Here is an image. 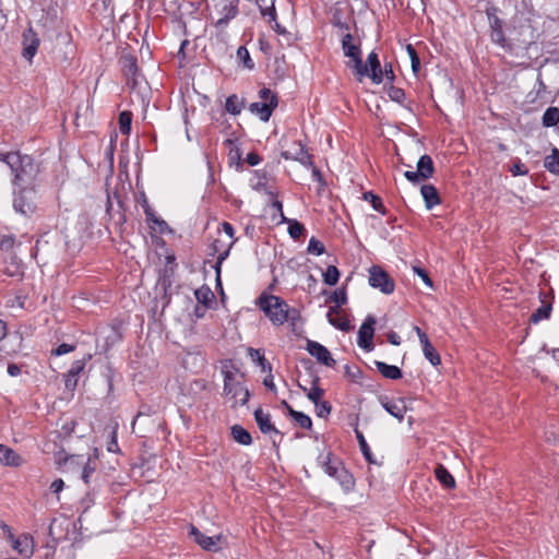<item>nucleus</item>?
Listing matches in <instances>:
<instances>
[{"label":"nucleus","instance_id":"34","mask_svg":"<svg viewBox=\"0 0 559 559\" xmlns=\"http://www.w3.org/2000/svg\"><path fill=\"white\" fill-rule=\"evenodd\" d=\"M326 318L331 325H333L334 328H336L343 332H348L352 329L349 320L347 318L341 316V313L338 316H336V314H331V311H328Z\"/></svg>","mask_w":559,"mask_h":559},{"label":"nucleus","instance_id":"58","mask_svg":"<svg viewBox=\"0 0 559 559\" xmlns=\"http://www.w3.org/2000/svg\"><path fill=\"white\" fill-rule=\"evenodd\" d=\"M413 271L424 281L428 287H432V281L424 269L419 266H413Z\"/></svg>","mask_w":559,"mask_h":559},{"label":"nucleus","instance_id":"55","mask_svg":"<svg viewBox=\"0 0 559 559\" xmlns=\"http://www.w3.org/2000/svg\"><path fill=\"white\" fill-rule=\"evenodd\" d=\"M345 373L354 381H357L361 378V370L359 369V367L356 366L346 365Z\"/></svg>","mask_w":559,"mask_h":559},{"label":"nucleus","instance_id":"36","mask_svg":"<svg viewBox=\"0 0 559 559\" xmlns=\"http://www.w3.org/2000/svg\"><path fill=\"white\" fill-rule=\"evenodd\" d=\"M545 168L555 175L559 176V148L554 147L551 154L546 156L544 160Z\"/></svg>","mask_w":559,"mask_h":559},{"label":"nucleus","instance_id":"47","mask_svg":"<svg viewBox=\"0 0 559 559\" xmlns=\"http://www.w3.org/2000/svg\"><path fill=\"white\" fill-rule=\"evenodd\" d=\"M406 51L411 59L412 70L415 74H417L420 70V59L418 57V53L414 46L411 44L406 45Z\"/></svg>","mask_w":559,"mask_h":559},{"label":"nucleus","instance_id":"8","mask_svg":"<svg viewBox=\"0 0 559 559\" xmlns=\"http://www.w3.org/2000/svg\"><path fill=\"white\" fill-rule=\"evenodd\" d=\"M119 64L126 76L127 85L132 90L138 87L143 76L139 71L136 57L131 53H123L119 59Z\"/></svg>","mask_w":559,"mask_h":559},{"label":"nucleus","instance_id":"60","mask_svg":"<svg viewBox=\"0 0 559 559\" xmlns=\"http://www.w3.org/2000/svg\"><path fill=\"white\" fill-rule=\"evenodd\" d=\"M107 450L109 452H118L119 451L116 430H114L111 432V437H110V441L108 442Z\"/></svg>","mask_w":559,"mask_h":559},{"label":"nucleus","instance_id":"2","mask_svg":"<svg viewBox=\"0 0 559 559\" xmlns=\"http://www.w3.org/2000/svg\"><path fill=\"white\" fill-rule=\"evenodd\" d=\"M257 304L274 325H283L287 321H295L299 318V311L290 308L281 297L262 294Z\"/></svg>","mask_w":559,"mask_h":559},{"label":"nucleus","instance_id":"57","mask_svg":"<svg viewBox=\"0 0 559 559\" xmlns=\"http://www.w3.org/2000/svg\"><path fill=\"white\" fill-rule=\"evenodd\" d=\"M15 242V238L13 236H3L0 239V249L4 251H9L13 248Z\"/></svg>","mask_w":559,"mask_h":559},{"label":"nucleus","instance_id":"40","mask_svg":"<svg viewBox=\"0 0 559 559\" xmlns=\"http://www.w3.org/2000/svg\"><path fill=\"white\" fill-rule=\"evenodd\" d=\"M289 417H292L304 429L309 430L312 427L311 418L302 412L290 409Z\"/></svg>","mask_w":559,"mask_h":559},{"label":"nucleus","instance_id":"51","mask_svg":"<svg viewBox=\"0 0 559 559\" xmlns=\"http://www.w3.org/2000/svg\"><path fill=\"white\" fill-rule=\"evenodd\" d=\"M249 355L252 359L257 358L258 364L262 367L263 370L267 369L269 371H271L272 367L266 361L263 353H261L260 349L249 348Z\"/></svg>","mask_w":559,"mask_h":559},{"label":"nucleus","instance_id":"24","mask_svg":"<svg viewBox=\"0 0 559 559\" xmlns=\"http://www.w3.org/2000/svg\"><path fill=\"white\" fill-rule=\"evenodd\" d=\"M222 13L223 16L215 23V27L219 29H224L228 25L229 21L237 16L238 7L237 4L229 3L228 5H224Z\"/></svg>","mask_w":559,"mask_h":559},{"label":"nucleus","instance_id":"11","mask_svg":"<svg viewBox=\"0 0 559 559\" xmlns=\"http://www.w3.org/2000/svg\"><path fill=\"white\" fill-rule=\"evenodd\" d=\"M306 349L308 353L314 357L320 364L326 366V367H334L336 361L331 356V353L329 349L323 346L322 344L316 342V341H308Z\"/></svg>","mask_w":559,"mask_h":559},{"label":"nucleus","instance_id":"4","mask_svg":"<svg viewBox=\"0 0 559 559\" xmlns=\"http://www.w3.org/2000/svg\"><path fill=\"white\" fill-rule=\"evenodd\" d=\"M318 463L330 477H333L335 480L338 481L341 487L346 492H349L354 489L355 479L353 475L344 467L340 460L333 459L331 452H328L325 454L321 453L318 456Z\"/></svg>","mask_w":559,"mask_h":559},{"label":"nucleus","instance_id":"15","mask_svg":"<svg viewBox=\"0 0 559 559\" xmlns=\"http://www.w3.org/2000/svg\"><path fill=\"white\" fill-rule=\"evenodd\" d=\"M382 407L393 417L402 421L406 413L404 400H391L386 396L380 399Z\"/></svg>","mask_w":559,"mask_h":559},{"label":"nucleus","instance_id":"39","mask_svg":"<svg viewBox=\"0 0 559 559\" xmlns=\"http://www.w3.org/2000/svg\"><path fill=\"white\" fill-rule=\"evenodd\" d=\"M364 200L371 203V206L378 213L384 215L386 213V209L381 200V198L374 194L372 191H367L364 193Z\"/></svg>","mask_w":559,"mask_h":559},{"label":"nucleus","instance_id":"38","mask_svg":"<svg viewBox=\"0 0 559 559\" xmlns=\"http://www.w3.org/2000/svg\"><path fill=\"white\" fill-rule=\"evenodd\" d=\"M33 539L25 536L23 539L19 538L14 542V549L22 556H31L33 554Z\"/></svg>","mask_w":559,"mask_h":559},{"label":"nucleus","instance_id":"30","mask_svg":"<svg viewBox=\"0 0 559 559\" xmlns=\"http://www.w3.org/2000/svg\"><path fill=\"white\" fill-rule=\"evenodd\" d=\"M194 296L198 302L201 304L204 308L209 307L215 299L214 293L207 285H202L195 289Z\"/></svg>","mask_w":559,"mask_h":559},{"label":"nucleus","instance_id":"16","mask_svg":"<svg viewBox=\"0 0 559 559\" xmlns=\"http://www.w3.org/2000/svg\"><path fill=\"white\" fill-rule=\"evenodd\" d=\"M39 46V39L32 28H28L23 34V51L22 56L31 61L36 55Z\"/></svg>","mask_w":559,"mask_h":559},{"label":"nucleus","instance_id":"64","mask_svg":"<svg viewBox=\"0 0 559 559\" xmlns=\"http://www.w3.org/2000/svg\"><path fill=\"white\" fill-rule=\"evenodd\" d=\"M94 473V467L90 465L88 462L85 463L82 471V479L85 484H88L91 475Z\"/></svg>","mask_w":559,"mask_h":559},{"label":"nucleus","instance_id":"52","mask_svg":"<svg viewBox=\"0 0 559 559\" xmlns=\"http://www.w3.org/2000/svg\"><path fill=\"white\" fill-rule=\"evenodd\" d=\"M314 406H316V414L320 418H326L332 411V406L328 401H321V402L314 404Z\"/></svg>","mask_w":559,"mask_h":559},{"label":"nucleus","instance_id":"41","mask_svg":"<svg viewBox=\"0 0 559 559\" xmlns=\"http://www.w3.org/2000/svg\"><path fill=\"white\" fill-rule=\"evenodd\" d=\"M322 276L326 285L334 286L338 282L340 271L335 265H329Z\"/></svg>","mask_w":559,"mask_h":559},{"label":"nucleus","instance_id":"19","mask_svg":"<svg viewBox=\"0 0 559 559\" xmlns=\"http://www.w3.org/2000/svg\"><path fill=\"white\" fill-rule=\"evenodd\" d=\"M24 463L23 457L13 449L0 443V464L10 467H19Z\"/></svg>","mask_w":559,"mask_h":559},{"label":"nucleus","instance_id":"22","mask_svg":"<svg viewBox=\"0 0 559 559\" xmlns=\"http://www.w3.org/2000/svg\"><path fill=\"white\" fill-rule=\"evenodd\" d=\"M417 173L420 176L421 180L430 179L435 174V164L432 158L425 154L419 157L417 162Z\"/></svg>","mask_w":559,"mask_h":559},{"label":"nucleus","instance_id":"48","mask_svg":"<svg viewBox=\"0 0 559 559\" xmlns=\"http://www.w3.org/2000/svg\"><path fill=\"white\" fill-rule=\"evenodd\" d=\"M325 251L324 245L316 237H311L308 243L307 252L310 254L321 255Z\"/></svg>","mask_w":559,"mask_h":559},{"label":"nucleus","instance_id":"17","mask_svg":"<svg viewBox=\"0 0 559 559\" xmlns=\"http://www.w3.org/2000/svg\"><path fill=\"white\" fill-rule=\"evenodd\" d=\"M253 415L255 423L262 433H274L276 436H282L281 431L271 423V415L269 413H265L262 408H258L254 411Z\"/></svg>","mask_w":559,"mask_h":559},{"label":"nucleus","instance_id":"56","mask_svg":"<svg viewBox=\"0 0 559 559\" xmlns=\"http://www.w3.org/2000/svg\"><path fill=\"white\" fill-rule=\"evenodd\" d=\"M74 348H75L74 345L62 343L57 348H55L51 353L55 356H61V355L73 352Z\"/></svg>","mask_w":559,"mask_h":559},{"label":"nucleus","instance_id":"45","mask_svg":"<svg viewBox=\"0 0 559 559\" xmlns=\"http://www.w3.org/2000/svg\"><path fill=\"white\" fill-rule=\"evenodd\" d=\"M318 382H319V378H316L313 380V383H312V388L309 390V392L307 393V397L313 403V404H317L320 401V399L324 395V390L321 389L319 385H318Z\"/></svg>","mask_w":559,"mask_h":559},{"label":"nucleus","instance_id":"43","mask_svg":"<svg viewBox=\"0 0 559 559\" xmlns=\"http://www.w3.org/2000/svg\"><path fill=\"white\" fill-rule=\"evenodd\" d=\"M144 213H145V216H146V221L147 222H151L155 225H158L159 227V231L163 233L164 231V227L167 226L166 222L163 221V219H159L158 217L155 216L154 214V211L151 209V206L147 204V202L145 201V204H144Z\"/></svg>","mask_w":559,"mask_h":559},{"label":"nucleus","instance_id":"46","mask_svg":"<svg viewBox=\"0 0 559 559\" xmlns=\"http://www.w3.org/2000/svg\"><path fill=\"white\" fill-rule=\"evenodd\" d=\"M237 57L242 62L243 67L252 70L254 68V62L252 61L249 50L245 46H240L237 49Z\"/></svg>","mask_w":559,"mask_h":559},{"label":"nucleus","instance_id":"33","mask_svg":"<svg viewBox=\"0 0 559 559\" xmlns=\"http://www.w3.org/2000/svg\"><path fill=\"white\" fill-rule=\"evenodd\" d=\"M245 106V100L233 94L226 98L225 109L230 115L237 116L241 112Z\"/></svg>","mask_w":559,"mask_h":559},{"label":"nucleus","instance_id":"31","mask_svg":"<svg viewBox=\"0 0 559 559\" xmlns=\"http://www.w3.org/2000/svg\"><path fill=\"white\" fill-rule=\"evenodd\" d=\"M490 39L493 44L500 46L504 51L512 52L513 44L508 41L504 36L503 28L500 29H491L490 31Z\"/></svg>","mask_w":559,"mask_h":559},{"label":"nucleus","instance_id":"25","mask_svg":"<svg viewBox=\"0 0 559 559\" xmlns=\"http://www.w3.org/2000/svg\"><path fill=\"white\" fill-rule=\"evenodd\" d=\"M355 435H356V438H357V441H358V444H359V449L365 457V460L369 463V464H376V465H380L381 463H379L376 457L373 456L366 439H365V436L364 433L356 427L355 428Z\"/></svg>","mask_w":559,"mask_h":559},{"label":"nucleus","instance_id":"32","mask_svg":"<svg viewBox=\"0 0 559 559\" xmlns=\"http://www.w3.org/2000/svg\"><path fill=\"white\" fill-rule=\"evenodd\" d=\"M436 478L442 484L445 488H454L455 480L454 477L450 474V472L441 464H439L435 469Z\"/></svg>","mask_w":559,"mask_h":559},{"label":"nucleus","instance_id":"49","mask_svg":"<svg viewBox=\"0 0 559 559\" xmlns=\"http://www.w3.org/2000/svg\"><path fill=\"white\" fill-rule=\"evenodd\" d=\"M305 231V226L296 219L288 222V234L293 239H298Z\"/></svg>","mask_w":559,"mask_h":559},{"label":"nucleus","instance_id":"26","mask_svg":"<svg viewBox=\"0 0 559 559\" xmlns=\"http://www.w3.org/2000/svg\"><path fill=\"white\" fill-rule=\"evenodd\" d=\"M551 310H552L551 302L542 299L540 307H538L532 313V316L530 318V322L536 324V323L540 322L542 320L549 319L550 314H551Z\"/></svg>","mask_w":559,"mask_h":559},{"label":"nucleus","instance_id":"5","mask_svg":"<svg viewBox=\"0 0 559 559\" xmlns=\"http://www.w3.org/2000/svg\"><path fill=\"white\" fill-rule=\"evenodd\" d=\"M13 207L15 212L31 216L35 213L36 206V186H20L15 187Z\"/></svg>","mask_w":559,"mask_h":559},{"label":"nucleus","instance_id":"21","mask_svg":"<svg viewBox=\"0 0 559 559\" xmlns=\"http://www.w3.org/2000/svg\"><path fill=\"white\" fill-rule=\"evenodd\" d=\"M420 193L423 195L427 210H431L432 207L441 203L439 193L436 187L432 185H423L420 188Z\"/></svg>","mask_w":559,"mask_h":559},{"label":"nucleus","instance_id":"13","mask_svg":"<svg viewBox=\"0 0 559 559\" xmlns=\"http://www.w3.org/2000/svg\"><path fill=\"white\" fill-rule=\"evenodd\" d=\"M190 535L193 536L194 542L200 545L204 550L217 551L219 550L221 535L206 536L201 533L195 526H191Z\"/></svg>","mask_w":559,"mask_h":559},{"label":"nucleus","instance_id":"10","mask_svg":"<svg viewBox=\"0 0 559 559\" xmlns=\"http://www.w3.org/2000/svg\"><path fill=\"white\" fill-rule=\"evenodd\" d=\"M376 318L368 314L358 330L357 344L360 348L370 352L373 349L372 338L374 335Z\"/></svg>","mask_w":559,"mask_h":559},{"label":"nucleus","instance_id":"7","mask_svg":"<svg viewBox=\"0 0 559 559\" xmlns=\"http://www.w3.org/2000/svg\"><path fill=\"white\" fill-rule=\"evenodd\" d=\"M353 39L350 33H344L342 35V49L344 55L353 60L356 73L364 78L368 74V67L362 63L360 46L355 45Z\"/></svg>","mask_w":559,"mask_h":559},{"label":"nucleus","instance_id":"50","mask_svg":"<svg viewBox=\"0 0 559 559\" xmlns=\"http://www.w3.org/2000/svg\"><path fill=\"white\" fill-rule=\"evenodd\" d=\"M388 96L390 97L391 100L399 104H403L405 99V92L401 87L390 85V87L388 88Z\"/></svg>","mask_w":559,"mask_h":559},{"label":"nucleus","instance_id":"6","mask_svg":"<svg viewBox=\"0 0 559 559\" xmlns=\"http://www.w3.org/2000/svg\"><path fill=\"white\" fill-rule=\"evenodd\" d=\"M259 97L262 102H255L250 104V112L257 115L262 121L266 122L270 120L273 110L278 105L277 95L267 87H263L259 91Z\"/></svg>","mask_w":559,"mask_h":559},{"label":"nucleus","instance_id":"59","mask_svg":"<svg viewBox=\"0 0 559 559\" xmlns=\"http://www.w3.org/2000/svg\"><path fill=\"white\" fill-rule=\"evenodd\" d=\"M490 31L503 28V22L497 15L488 14Z\"/></svg>","mask_w":559,"mask_h":559},{"label":"nucleus","instance_id":"1","mask_svg":"<svg viewBox=\"0 0 559 559\" xmlns=\"http://www.w3.org/2000/svg\"><path fill=\"white\" fill-rule=\"evenodd\" d=\"M7 158L8 166L13 176L12 183L14 187L36 186L39 175V165L31 155L21 154L20 152H10Z\"/></svg>","mask_w":559,"mask_h":559},{"label":"nucleus","instance_id":"9","mask_svg":"<svg viewBox=\"0 0 559 559\" xmlns=\"http://www.w3.org/2000/svg\"><path fill=\"white\" fill-rule=\"evenodd\" d=\"M368 282L372 288L379 289L385 295L392 294L395 288L393 278L379 265H372L369 269Z\"/></svg>","mask_w":559,"mask_h":559},{"label":"nucleus","instance_id":"62","mask_svg":"<svg viewBox=\"0 0 559 559\" xmlns=\"http://www.w3.org/2000/svg\"><path fill=\"white\" fill-rule=\"evenodd\" d=\"M64 488V481L61 478L53 480L50 485V491L58 495Z\"/></svg>","mask_w":559,"mask_h":559},{"label":"nucleus","instance_id":"35","mask_svg":"<svg viewBox=\"0 0 559 559\" xmlns=\"http://www.w3.org/2000/svg\"><path fill=\"white\" fill-rule=\"evenodd\" d=\"M275 0H257V5L263 17H269V21H275L276 10Z\"/></svg>","mask_w":559,"mask_h":559},{"label":"nucleus","instance_id":"18","mask_svg":"<svg viewBox=\"0 0 559 559\" xmlns=\"http://www.w3.org/2000/svg\"><path fill=\"white\" fill-rule=\"evenodd\" d=\"M368 74L373 83L380 84L383 81V70L376 51H371L367 57Z\"/></svg>","mask_w":559,"mask_h":559},{"label":"nucleus","instance_id":"12","mask_svg":"<svg viewBox=\"0 0 559 559\" xmlns=\"http://www.w3.org/2000/svg\"><path fill=\"white\" fill-rule=\"evenodd\" d=\"M281 156L286 160H297L304 166H312V156L307 152L301 142H295L293 148L283 151Z\"/></svg>","mask_w":559,"mask_h":559},{"label":"nucleus","instance_id":"14","mask_svg":"<svg viewBox=\"0 0 559 559\" xmlns=\"http://www.w3.org/2000/svg\"><path fill=\"white\" fill-rule=\"evenodd\" d=\"M91 359L88 355L86 358L74 360L64 374V385L68 390L73 391L78 385V379L80 373L85 369L86 361Z\"/></svg>","mask_w":559,"mask_h":559},{"label":"nucleus","instance_id":"37","mask_svg":"<svg viewBox=\"0 0 559 559\" xmlns=\"http://www.w3.org/2000/svg\"><path fill=\"white\" fill-rule=\"evenodd\" d=\"M542 121L546 128L557 126L559 123V108L548 107L543 115Z\"/></svg>","mask_w":559,"mask_h":559},{"label":"nucleus","instance_id":"54","mask_svg":"<svg viewBox=\"0 0 559 559\" xmlns=\"http://www.w3.org/2000/svg\"><path fill=\"white\" fill-rule=\"evenodd\" d=\"M510 171L513 176H524L528 173V169L521 163V160H516L510 167Z\"/></svg>","mask_w":559,"mask_h":559},{"label":"nucleus","instance_id":"29","mask_svg":"<svg viewBox=\"0 0 559 559\" xmlns=\"http://www.w3.org/2000/svg\"><path fill=\"white\" fill-rule=\"evenodd\" d=\"M330 300L335 305L330 307L331 314H340L341 307L347 302V294L344 288L336 289L330 297Z\"/></svg>","mask_w":559,"mask_h":559},{"label":"nucleus","instance_id":"53","mask_svg":"<svg viewBox=\"0 0 559 559\" xmlns=\"http://www.w3.org/2000/svg\"><path fill=\"white\" fill-rule=\"evenodd\" d=\"M257 182L252 185V188L257 191H266V175L264 173L255 171Z\"/></svg>","mask_w":559,"mask_h":559},{"label":"nucleus","instance_id":"23","mask_svg":"<svg viewBox=\"0 0 559 559\" xmlns=\"http://www.w3.org/2000/svg\"><path fill=\"white\" fill-rule=\"evenodd\" d=\"M374 365L377 370L386 379L397 380L403 376L402 370L397 366L388 365L383 361H376Z\"/></svg>","mask_w":559,"mask_h":559},{"label":"nucleus","instance_id":"27","mask_svg":"<svg viewBox=\"0 0 559 559\" xmlns=\"http://www.w3.org/2000/svg\"><path fill=\"white\" fill-rule=\"evenodd\" d=\"M424 356L432 366H439L441 364V358L433 345L430 343L428 337H425L423 343H420Z\"/></svg>","mask_w":559,"mask_h":559},{"label":"nucleus","instance_id":"28","mask_svg":"<svg viewBox=\"0 0 559 559\" xmlns=\"http://www.w3.org/2000/svg\"><path fill=\"white\" fill-rule=\"evenodd\" d=\"M233 439L241 445H250L252 437L250 432L240 425H234L230 428Z\"/></svg>","mask_w":559,"mask_h":559},{"label":"nucleus","instance_id":"44","mask_svg":"<svg viewBox=\"0 0 559 559\" xmlns=\"http://www.w3.org/2000/svg\"><path fill=\"white\" fill-rule=\"evenodd\" d=\"M144 213H145V216H146V221L147 222H151L155 225H158L159 227V231L163 233L164 231V227L167 226L166 222L163 221V219H159L158 217L155 216L154 214V211L151 209V206L147 204V202L145 201V204H144Z\"/></svg>","mask_w":559,"mask_h":559},{"label":"nucleus","instance_id":"42","mask_svg":"<svg viewBox=\"0 0 559 559\" xmlns=\"http://www.w3.org/2000/svg\"><path fill=\"white\" fill-rule=\"evenodd\" d=\"M132 114L130 111H121L119 115V130L122 134H129L131 131Z\"/></svg>","mask_w":559,"mask_h":559},{"label":"nucleus","instance_id":"61","mask_svg":"<svg viewBox=\"0 0 559 559\" xmlns=\"http://www.w3.org/2000/svg\"><path fill=\"white\" fill-rule=\"evenodd\" d=\"M383 78H385L390 83H392L395 79L393 67L391 63H385L383 69Z\"/></svg>","mask_w":559,"mask_h":559},{"label":"nucleus","instance_id":"63","mask_svg":"<svg viewBox=\"0 0 559 559\" xmlns=\"http://www.w3.org/2000/svg\"><path fill=\"white\" fill-rule=\"evenodd\" d=\"M404 177L412 183H418L419 181H423L420 176L418 175L417 170H406L404 173Z\"/></svg>","mask_w":559,"mask_h":559},{"label":"nucleus","instance_id":"20","mask_svg":"<svg viewBox=\"0 0 559 559\" xmlns=\"http://www.w3.org/2000/svg\"><path fill=\"white\" fill-rule=\"evenodd\" d=\"M234 243H235V240H230V242L228 245H226V248L221 251V249L223 247L222 241L219 239H216L213 242V250L218 253L217 259H216V263L214 265V269H215V272H216V276H217V281H219L222 263L229 255V251H230L231 247L234 246Z\"/></svg>","mask_w":559,"mask_h":559},{"label":"nucleus","instance_id":"3","mask_svg":"<svg viewBox=\"0 0 559 559\" xmlns=\"http://www.w3.org/2000/svg\"><path fill=\"white\" fill-rule=\"evenodd\" d=\"M237 372L238 368L235 367L231 360H225L222 362V374L224 378L223 392L234 401L233 407H236L237 405H246L250 397L249 390L242 382L236 379Z\"/></svg>","mask_w":559,"mask_h":559}]
</instances>
